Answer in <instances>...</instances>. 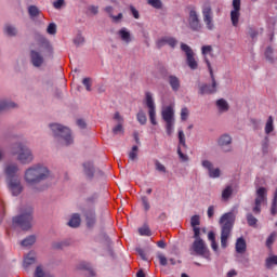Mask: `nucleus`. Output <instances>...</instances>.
Wrapping results in <instances>:
<instances>
[{
  "instance_id": "1",
  "label": "nucleus",
  "mask_w": 277,
  "mask_h": 277,
  "mask_svg": "<svg viewBox=\"0 0 277 277\" xmlns=\"http://www.w3.org/2000/svg\"><path fill=\"white\" fill-rule=\"evenodd\" d=\"M50 179H53V173L51 169L42 162L28 167L24 172V181L34 194L47 192L50 187L47 181H50Z\"/></svg>"
},
{
  "instance_id": "2",
  "label": "nucleus",
  "mask_w": 277,
  "mask_h": 277,
  "mask_svg": "<svg viewBox=\"0 0 277 277\" xmlns=\"http://www.w3.org/2000/svg\"><path fill=\"white\" fill-rule=\"evenodd\" d=\"M221 225V248H228V239L233 233V227L235 226V213L227 212L224 213L220 219Z\"/></svg>"
},
{
  "instance_id": "3",
  "label": "nucleus",
  "mask_w": 277,
  "mask_h": 277,
  "mask_svg": "<svg viewBox=\"0 0 277 277\" xmlns=\"http://www.w3.org/2000/svg\"><path fill=\"white\" fill-rule=\"evenodd\" d=\"M11 155H17V161L22 166H29L34 161V151L23 142H17L11 146Z\"/></svg>"
},
{
  "instance_id": "4",
  "label": "nucleus",
  "mask_w": 277,
  "mask_h": 277,
  "mask_svg": "<svg viewBox=\"0 0 277 277\" xmlns=\"http://www.w3.org/2000/svg\"><path fill=\"white\" fill-rule=\"evenodd\" d=\"M34 223V208L31 206L24 207V212L13 217V224L19 226L22 230H29Z\"/></svg>"
},
{
  "instance_id": "5",
  "label": "nucleus",
  "mask_w": 277,
  "mask_h": 277,
  "mask_svg": "<svg viewBox=\"0 0 277 277\" xmlns=\"http://www.w3.org/2000/svg\"><path fill=\"white\" fill-rule=\"evenodd\" d=\"M50 129L54 137H56V140L63 141L65 146H70V144H72V133L70 132V129L60 123H51Z\"/></svg>"
},
{
  "instance_id": "6",
  "label": "nucleus",
  "mask_w": 277,
  "mask_h": 277,
  "mask_svg": "<svg viewBox=\"0 0 277 277\" xmlns=\"http://www.w3.org/2000/svg\"><path fill=\"white\" fill-rule=\"evenodd\" d=\"M187 23L190 31H196L197 34H200L205 27L202 19H200V14H198V11L194 6L188 11Z\"/></svg>"
},
{
  "instance_id": "7",
  "label": "nucleus",
  "mask_w": 277,
  "mask_h": 277,
  "mask_svg": "<svg viewBox=\"0 0 277 277\" xmlns=\"http://www.w3.org/2000/svg\"><path fill=\"white\" fill-rule=\"evenodd\" d=\"M206 64L212 79V84L205 83L199 87V94H201V96H205V94H215V92H217V82L215 81V76L213 75V67L211 66V62L209 61V58H206Z\"/></svg>"
},
{
  "instance_id": "8",
  "label": "nucleus",
  "mask_w": 277,
  "mask_h": 277,
  "mask_svg": "<svg viewBox=\"0 0 277 277\" xmlns=\"http://www.w3.org/2000/svg\"><path fill=\"white\" fill-rule=\"evenodd\" d=\"M267 202V188L259 187L255 192L254 206L252 208V213L254 215H261V206Z\"/></svg>"
},
{
  "instance_id": "9",
  "label": "nucleus",
  "mask_w": 277,
  "mask_h": 277,
  "mask_svg": "<svg viewBox=\"0 0 277 277\" xmlns=\"http://www.w3.org/2000/svg\"><path fill=\"white\" fill-rule=\"evenodd\" d=\"M181 51L185 53L186 55V64L190 70H197L198 69V61H196L194 50H192V47H189L187 43L182 42L181 43Z\"/></svg>"
},
{
  "instance_id": "10",
  "label": "nucleus",
  "mask_w": 277,
  "mask_h": 277,
  "mask_svg": "<svg viewBox=\"0 0 277 277\" xmlns=\"http://www.w3.org/2000/svg\"><path fill=\"white\" fill-rule=\"evenodd\" d=\"M145 103L146 107L148 108V116L151 124L156 127L157 124V106L155 105V100L153 98V93L146 92L145 93Z\"/></svg>"
},
{
  "instance_id": "11",
  "label": "nucleus",
  "mask_w": 277,
  "mask_h": 277,
  "mask_svg": "<svg viewBox=\"0 0 277 277\" xmlns=\"http://www.w3.org/2000/svg\"><path fill=\"white\" fill-rule=\"evenodd\" d=\"M201 12L206 28L208 31H213V29H215V23L213 22V10L211 9V5H203Z\"/></svg>"
},
{
  "instance_id": "12",
  "label": "nucleus",
  "mask_w": 277,
  "mask_h": 277,
  "mask_svg": "<svg viewBox=\"0 0 277 277\" xmlns=\"http://www.w3.org/2000/svg\"><path fill=\"white\" fill-rule=\"evenodd\" d=\"M193 252L195 254H198V256H203V259H209V249L207 248V245L205 243V240L202 238L195 239L192 246Z\"/></svg>"
},
{
  "instance_id": "13",
  "label": "nucleus",
  "mask_w": 277,
  "mask_h": 277,
  "mask_svg": "<svg viewBox=\"0 0 277 277\" xmlns=\"http://www.w3.org/2000/svg\"><path fill=\"white\" fill-rule=\"evenodd\" d=\"M217 146L222 153H233V136L230 134H223L217 140Z\"/></svg>"
},
{
  "instance_id": "14",
  "label": "nucleus",
  "mask_w": 277,
  "mask_h": 277,
  "mask_svg": "<svg viewBox=\"0 0 277 277\" xmlns=\"http://www.w3.org/2000/svg\"><path fill=\"white\" fill-rule=\"evenodd\" d=\"M35 40L45 53L49 55H53V45H51V41L47 39L42 34L36 32L35 34Z\"/></svg>"
},
{
  "instance_id": "15",
  "label": "nucleus",
  "mask_w": 277,
  "mask_h": 277,
  "mask_svg": "<svg viewBox=\"0 0 277 277\" xmlns=\"http://www.w3.org/2000/svg\"><path fill=\"white\" fill-rule=\"evenodd\" d=\"M35 40L45 53L49 55H53V45H51V41L47 39L42 34L36 32L35 34Z\"/></svg>"
},
{
  "instance_id": "16",
  "label": "nucleus",
  "mask_w": 277,
  "mask_h": 277,
  "mask_svg": "<svg viewBox=\"0 0 277 277\" xmlns=\"http://www.w3.org/2000/svg\"><path fill=\"white\" fill-rule=\"evenodd\" d=\"M241 0H233V10L230 11V21L234 27L239 25V17L241 16Z\"/></svg>"
},
{
  "instance_id": "17",
  "label": "nucleus",
  "mask_w": 277,
  "mask_h": 277,
  "mask_svg": "<svg viewBox=\"0 0 277 277\" xmlns=\"http://www.w3.org/2000/svg\"><path fill=\"white\" fill-rule=\"evenodd\" d=\"M176 44H179V40L170 36L161 37L156 41L157 49H163L166 45L170 47L171 49H176Z\"/></svg>"
},
{
  "instance_id": "18",
  "label": "nucleus",
  "mask_w": 277,
  "mask_h": 277,
  "mask_svg": "<svg viewBox=\"0 0 277 277\" xmlns=\"http://www.w3.org/2000/svg\"><path fill=\"white\" fill-rule=\"evenodd\" d=\"M17 173H18V164L9 163L5 166L4 174L6 176V182L18 180V176L16 175Z\"/></svg>"
},
{
  "instance_id": "19",
  "label": "nucleus",
  "mask_w": 277,
  "mask_h": 277,
  "mask_svg": "<svg viewBox=\"0 0 277 277\" xmlns=\"http://www.w3.org/2000/svg\"><path fill=\"white\" fill-rule=\"evenodd\" d=\"M201 166L202 168H205V170H208V174L210 179H220V174H221L220 168L213 169L212 161L202 160Z\"/></svg>"
},
{
  "instance_id": "20",
  "label": "nucleus",
  "mask_w": 277,
  "mask_h": 277,
  "mask_svg": "<svg viewBox=\"0 0 277 277\" xmlns=\"http://www.w3.org/2000/svg\"><path fill=\"white\" fill-rule=\"evenodd\" d=\"M117 36L120 38L121 42L124 44H131L133 42V36L131 35V30L127 27H122L117 31Z\"/></svg>"
},
{
  "instance_id": "21",
  "label": "nucleus",
  "mask_w": 277,
  "mask_h": 277,
  "mask_svg": "<svg viewBox=\"0 0 277 277\" xmlns=\"http://www.w3.org/2000/svg\"><path fill=\"white\" fill-rule=\"evenodd\" d=\"M30 62L35 68H40L44 64V56L36 50L30 51Z\"/></svg>"
},
{
  "instance_id": "22",
  "label": "nucleus",
  "mask_w": 277,
  "mask_h": 277,
  "mask_svg": "<svg viewBox=\"0 0 277 277\" xmlns=\"http://www.w3.org/2000/svg\"><path fill=\"white\" fill-rule=\"evenodd\" d=\"M8 183L9 189L13 196L21 195V192H23V186L21 185V180H11Z\"/></svg>"
},
{
  "instance_id": "23",
  "label": "nucleus",
  "mask_w": 277,
  "mask_h": 277,
  "mask_svg": "<svg viewBox=\"0 0 277 277\" xmlns=\"http://www.w3.org/2000/svg\"><path fill=\"white\" fill-rule=\"evenodd\" d=\"M83 174L88 179V181H92L94 179V173L96 170L94 169V163L91 161L83 162Z\"/></svg>"
},
{
  "instance_id": "24",
  "label": "nucleus",
  "mask_w": 277,
  "mask_h": 277,
  "mask_svg": "<svg viewBox=\"0 0 277 277\" xmlns=\"http://www.w3.org/2000/svg\"><path fill=\"white\" fill-rule=\"evenodd\" d=\"M88 228H94L96 224V211L94 209L87 210L84 213Z\"/></svg>"
},
{
  "instance_id": "25",
  "label": "nucleus",
  "mask_w": 277,
  "mask_h": 277,
  "mask_svg": "<svg viewBox=\"0 0 277 277\" xmlns=\"http://www.w3.org/2000/svg\"><path fill=\"white\" fill-rule=\"evenodd\" d=\"M162 120H164V122H170V121H174V106L169 105L166 106L162 109Z\"/></svg>"
},
{
  "instance_id": "26",
  "label": "nucleus",
  "mask_w": 277,
  "mask_h": 277,
  "mask_svg": "<svg viewBox=\"0 0 277 277\" xmlns=\"http://www.w3.org/2000/svg\"><path fill=\"white\" fill-rule=\"evenodd\" d=\"M168 83L173 92H179L181 90V79L174 75L168 77Z\"/></svg>"
},
{
  "instance_id": "27",
  "label": "nucleus",
  "mask_w": 277,
  "mask_h": 277,
  "mask_svg": "<svg viewBox=\"0 0 277 277\" xmlns=\"http://www.w3.org/2000/svg\"><path fill=\"white\" fill-rule=\"evenodd\" d=\"M236 252L237 254H243L246 250H248V245L246 243V239L243 237H240L236 240Z\"/></svg>"
},
{
  "instance_id": "28",
  "label": "nucleus",
  "mask_w": 277,
  "mask_h": 277,
  "mask_svg": "<svg viewBox=\"0 0 277 277\" xmlns=\"http://www.w3.org/2000/svg\"><path fill=\"white\" fill-rule=\"evenodd\" d=\"M67 224L70 228H79L81 226V215L79 213L72 214Z\"/></svg>"
},
{
  "instance_id": "29",
  "label": "nucleus",
  "mask_w": 277,
  "mask_h": 277,
  "mask_svg": "<svg viewBox=\"0 0 277 277\" xmlns=\"http://www.w3.org/2000/svg\"><path fill=\"white\" fill-rule=\"evenodd\" d=\"M16 103L10 100L0 101V111H8V109H15Z\"/></svg>"
},
{
  "instance_id": "30",
  "label": "nucleus",
  "mask_w": 277,
  "mask_h": 277,
  "mask_svg": "<svg viewBox=\"0 0 277 277\" xmlns=\"http://www.w3.org/2000/svg\"><path fill=\"white\" fill-rule=\"evenodd\" d=\"M34 277H55V276L49 272H44V267H42V265H38L35 269Z\"/></svg>"
},
{
  "instance_id": "31",
  "label": "nucleus",
  "mask_w": 277,
  "mask_h": 277,
  "mask_svg": "<svg viewBox=\"0 0 277 277\" xmlns=\"http://www.w3.org/2000/svg\"><path fill=\"white\" fill-rule=\"evenodd\" d=\"M4 34L9 38H14V36H17L18 30L14 27L12 24H5L4 25Z\"/></svg>"
},
{
  "instance_id": "32",
  "label": "nucleus",
  "mask_w": 277,
  "mask_h": 277,
  "mask_svg": "<svg viewBox=\"0 0 277 277\" xmlns=\"http://www.w3.org/2000/svg\"><path fill=\"white\" fill-rule=\"evenodd\" d=\"M247 223L248 226H251V228H256V224L259 223V219L254 216L252 213H247Z\"/></svg>"
},
{
  "instance_id": "33",
  "label": "nucleus",
  "mask_w": 277,
  "mask_h": 277,
  "mask_svg": "<svg viewBox=\"0 0 277 277\" xmlns=\"http://www.w3.org/2000/svg\"><path fill=\"white\" fill-rule=\"evenodd\" d=\"M264 131L266 133V135H269V133H273L274 131V117L269 116L267 121H266V124H265V128H264Z\"/></svg>"
},
{
  "instance_id": "34",
  "label": "nucleus",
  "mask_w": 277,
  "mask_h": 277,
  "mask_svg": "<svg viewBox=\"0 0 277 277\" xmlns=\"http://www.w3.org/2000/svg\"><path fill=\"white\" fill-rule=\"evenodd\" d=\"M230 196H233V186L228 185L222 192V200H229Z\"/></svg>"
},
{
  "instance_id": "35",
  "label": "nucleus",
  "mask_w": 277,
  "mask_h": 277,
  "mask_svg": "<svg viewBox=\"0 0 277 277\" xmlns=\"http://www.w3.org/2000/svg\"><path fill=\"white\" fill-rule=\"evenodd\" d=\"M35 243H36V236H28L21 242V245L24 248H29V246H34Z\"/></svg>"
},
{
  "instance_id": "36",
  "label": "nucleus",
  "mask_w": 277,
  "mask_h": 277,
  "mask_svg": "<svg viewBox=\"0 0 277 277\" xmlns=\"http://www.w3.org/2000/svg\"><path fill=\"white\" fill-rule=\"evenodd\" d=\"M216 106L219 107L220 111H228V102L226 100L221 98L216 102Z\"/></svg>"
},
{
  "instance_id": "37",
  "label": "nucleus",
  "mask_w": 277,
  "mask_h": 277,
  "mask_svg": "<svg viewBox=\"0 0 277 277\" xmlns=\"http://www.w3.org/2000/svg\"><path fill=\"white\" fill-rule=\"evenodd\" d=\"M136 119L137 122H140V124H146V122H148V118L146 117V113H144V110H140L136 115Z\"/></svg>"
},
{
  "instance_id": "38",
  "label": "nucleus",
  "mask_w": 277,
  "mask_h": 277,
  "mask_svg": "<svg viewBox=\"0 0 277 277\" xmlns=\"http://www.w3.org/2000/svg\"><path fill=\"white\" fill-rule=\"evenodd\" d=\"M36 263V256L28 254L24 258V267L27 268L29 265H34Z\"/></svg>"
},
{
  "instance_id": "39",
  "label": "nucleus",
  "mask_w": 277,
  "mask_h": 277,
  "mask_svg": "<svg viewBox=\"0 0 277 277\" xmlns=\"http://www.w3.org/2000/svg\"><path fill=\"white\" fill-rule=\"evenodd\" d=\"M265 265H266L267 269H272L273 265H277V255H272V256L267 258Z\"/></svg>"
},
{
  "instance_id": "40",
  "label": "nucleus",
  "mask_w": 277,
  "mask_h": 277,
  "mask_svg": "<svg viewBox=\"0 0 277 277\" xmlns=\"http://www.w3.org/2000/svg\"><path fill=\"white\" fill-rule=\"evenodd\" d=\"M74 44H76L77 47H83V44H85V38L83 37V35L78 34L74 38Z\"/></svg>"
},
{
  "instance_id": "41",
  "label": "nucleus",
  "mask_w": 277,
  "mask_h": 277,
  "mask_svg": "<svg viewBox=\"0 0 277 277\" xmlns=\"http://www.w3.org/2000/svg\"><path fill=\"white\" fill-rule=\"evenodd\" d=\"M138 233L142 237H150V235H153L148 225H144L143 227L138 228Z\"/></svg>"
},
{
  "instance_id": "42",
  "label": "nucleus",
  "mask_w": 277,
  "mask_h": 277,
  "mask_svg": "<svg viewBox=\"0 0 277 277\" xmlns=\"http://www.w3.org/2000/svg\"><path fill=\"white\" fill-rule=\"evenodd\" d=\"M137 150H140V147H137V145L132 146V149L128 154V157L131 161H135V159H137Z\"/></svg>"
},
{
  "instance_id": "43",
  "label": "nucleus",
  "mask_w": 277,
  "mask_h": 277,
  "mask_svg": "<svg viewBox=\"0 0 277 277\" xmlns=\"http://www.w3.org/2000/svg\"><path fill=\"white\" fill-rule=\"evenodd\" d=\"M177 137H179L180 146L187 148V143L185 142V132H183V130H181V129L179 130Z\"/></svg>"
},
{
  "instance_id": "44",
  "label": "nucleus",
  "mask_w": 277,
  "mask_h": 277,
  "mask_svg": "<svg viewBox=\"0 0 277 277\" xmlns=\"http://www.w3.org/2000/svg\"><path fill=\"white\" fill-rule=\"evenodd\" d=\"M276 237H277V233L272 232L266 239V248H272V246H274V241H276Z\"/></svg>"
},
{
  "instance_id": "45",
  "label": "nucleus",
  "mask_w": 277,
  "mask_h": 277,
  "mask_svg": "<svg viewBox=\"0 0 277 277\" xmlns=\"http://www.w3.org/2000/svg\"><path fill=\"white\" fill-rule=\"evenodd\" d=\"M28 14H29L30 18H36V16H38V14H40V10L36 5H30L28 8Z\"/></svg>"
},
{
  "instance_id": "46",
  "label": "nucleus",
  "mask_w": 277,
  "mask_h": 277,
  "mask_svg": "<svg viewBox=\"0 0 277 277\" xmlns=\"http://www.w3.org/2000/svg\"><path fill=\"white\" fill-rule=\"evenodd\" d=\"M68 241H56L52 243V248L54 250H64V248H67Z\"/></svg>"
},
{
  "instance_id": "47",
  "label": "nucleus",
  "mask_w": 277,
  "mask_h": 277,
  "mask_svg": "<svg viewBox=\"0 0 277 277\" xmlns=\"http://www.w3.org/2000/svg\"><path fill=\"white\" fill-rule=\"evenodd\" d=\"M147 3L156 10H161V8H163V3L161 2V0H147Z\"/></svg>"
},
{
  "instance_id": "48",
  "label": "nucleus",
  "mask_w": 277,
  "mask_h": 277,
  "mask_svg": "<svg viewBox=\"0 0 277 277\" xmlns=\"http://www.w3.org/2000/svg\"><path fill=\"white\" fill-rule=\"evenodd\" d=\"M166 122V131H167V135H172V133H174V122L173 121H164Z\"/></svg>"
},
{
  "instance_id": "49",
  "label": "nucleus",
  "mask_w": 277,
  "mask_h": 277,
  "mask_svg": "<svg viewBox=\"0 0 277 277\" xmlns=\"http://www.w3.org/2000/svg\"><path fill=\"white\" fill-rule=\"evenodd\" d=\"M190 226L193 228L200 226V215L195 214L190 217Z\"/></svg>"
},
{
  "instance_id": "50",
  "label": "nucleus",
  "mask_w": 277,
  "mask_h": 277,
  "mask_svg": "<svg viewBox=\"0 0 277 277\" xmlns=\"http://www.w3.org/2000/svg\"><path fill=\"white\" fill-rule=\"evenodd\" d=\"M47 34L50 36H55L57 34V25L55 23L49 24L47 28Z\"/></svg>"
},
{
  "instance_id": "51",
  "label": "nucleus",
  "mask_w": 277,
  "mask_h": 277,
  "mask_svg": "<svg viewBox=\"0 0 277 277\" xmlns=\"http://www.w3.org/2000/svg\"><path fill=\"white\" fill-rule=\"evenodd\" d=\"M265 57L271 63L274 62V49H272V47L266 48V50H265Z\"/></svg>"
},
{
  "instance_id": "52",
  "label": "nucleus",
  "mask_w": 277,
  "mask_h": 277,
  "mask_svg": "<svg viewBox=\"0 0 277 277\" xmlns=\"http://www.w3.org/2000/svg\"><path fill=\"white\" fill-rule=\"evenodd\" d=\"M82 84L84 85L87 92H92V78H83Z\"/></svg>"
},
{
  "instance_id": "53",
  "label": "nucleus",
  "mask_w": 277,
  "mask_h": 277,
  "mask_svg": "<svg viewBox=\"0 0 277 277\" xmlns=\"http://www.w3.org/2000/svg\"><path fill=\"white\" fill-rule=\"evenodd\" d=\"M154 163L157 172H162V174H166L167 172L166 166H163L159 160H155Z\"/></svg>"
},
{
  "instance_id": "54",
  "label": "nucleus",
  "mask_w": 277,
  "mask_h": 277,
  "mask_svg": "<svg viewBox=\"0 0 277 277\" xmlns=\"http://www.w3.org/2000/svg\"><path fill=\"white\" fill-rule=\"evenodd\" d=\"M141 202L144 207V211H150V202L148 201V197L142 196L141 197Z\"/></svg>"
},
{
  "instance_id": "55",
  "label": "nucleus",
  "mask_w": 277,
  "mask_h": 277,
  "mask_svg": "<svg viewBox=\"0 0 277 277\" xmlns=\"http://www.w3.org/2000/svg\"><path fill=\"white\" fill-rule=\"evenodd\" d=\"M212 52H213V47H211V45H203L201 48V53L205 56V60H208L207 55H209V53H212Z\"/></svg>"
},
{
  "instance_id": "56",
  "label": "nucleus",
  "mask_w": 277,
  "mask_h": 277,
  "mask_svg": "<svg viewBox=\"0 0 277 277\" xmlns=\"http://www.w3.org/2000/svg\"><path fill=\"white\" fill-rule=\"evenodd\" d=\"M114 135H120V133H124V128L122 123H118L116 127L113 128Z\"/></svg>"
},
{
  "instance_id": "57",
  "label": "nucleus",
  "mask_w": 277,
  "mask_h": 277,
  "mask_svg": "<svg viewBox=\"0 0 277 277\" xmlns=\"http://www.w3.org/2000/svg\"><path fill=\"white\" fill-rule=\"evenodd\" d=\"M187 118H189V109L187 107H183L181 109V120L185 121Z\"/></svg>"
},
{
  "instance_id": "58",
  "label": "nucleus",
  "mask_w": 277,
  "mask_h": 277,
  "mask_svg": "<svg viewBox=\"0 0 277 277\" xmlns=\"http://www.w3.org/2000/svg\"><path fill=\"white\" fill-rule=\"evenodd\" d=\"M96 200H98V194H93L91 196H89L87 199H85V202L88 205H94V202H96Z\"/></svg>"
},
{
  "instance_id": "59",
  "label": "nucleus",
  "mask_w": 277,
  "mask_h": 277,
  "mask_svg": "<svg viewBox=\"0 0 277 277\" xmlns=\"http://www.w3.org/2000/svg\"><path fill=\"white\" fill-rule=\"evenodd\" d=\"M136 252L141 256L142 261H148V256L146 254V251H144V249L138 247L136 248Z\"/></svg>"
},
{
  "instance_id": "60",
  "label": "nucleus",
  "mask_w": 277,
  "mask_h": 277,
  "mask_svg": "<svg viewBox=\"0 0 277 277\" xmlns=\"http://www.w3.org/2000/svg\"><path fill=\"white\" fill-rule=\"evenodd\" d=\"M110 18L113 19V23H120L122 18H124V15L122 13H119L118 15L110 14Z\"/></svg>"
},
{
  "instance_id": "61",
  "label": "nucleus",
  "mask_w": 277,
  "mask_h": 277,
  "mask_svg": "<svg viewBox=\"0 0 277 277\" xmlns=\"http://www.w3.org/2000/svg\"><path fill=\"white\" fill-rule=\"evenodd\" d=\"M158 259H159V263H160V265H162V267H166V265H168V258H166V255H163L162 253H159Z\"/></svg>"
},
{
  "instance_id": "62",
  "label": "nucleus",
  "mask_w": 277,
  "mask_h": 277,
  "mask_svg": "<svg viewBox=\"0 0 277 277\" xmlns=\"http://www.w3.org/2000/svg\"><path fill=\"white\" fill-rule=\"evenodd\" d=\"M130 12H131L133 18H136V19L140 18V11H137V9H135V6L130 5Z\"/></svg>"
},
{
  "instance_id": "63",
  "label": "nucleus",
  "mask_w": 277,
  "mask_h": 277,
  "mask_svg": "<svg viewBox=\"0 0 277 277\" xmlns=\"http://www.w3.org/2000/svg\"><path fill=\"white\" fill-rule=\"evenodd\" d=\"M177 155L182 161H189V157L181 150V147H177Z\"/></svg>"
},
{
  "instance_id": "64",
  "label": "nucleus",
  "mask_w": 277,
  "mask_h": 277,
  "mask_svg": "<svg viewBox=\"0 0 277 277\" xmlns=\"http://www.w3.org/2000/svg\"><path fill=\"white\" fill-rule=\"evenodd\" d=\"M207 214H208L209 220H211L213 217V215H215V206L208 207Z\"/></svg>"
}]
</instances>
